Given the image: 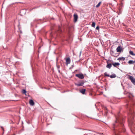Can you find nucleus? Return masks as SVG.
Returning <instances> with one entry per match:
<instances>
[{
  "mask_svg": "<svg viewBox=\"0 0 135 135\" xmlns=\"http://www.w3.org/2000/svg\"><path fill=\"white\" fill-rule=\"evenodd\" d=\"M58 70V72H59V73H60V70L59 69Z\"/></svg>",
  "mask_w": 135,
  "mask_h": 135,
  "instance_id": "obj_29",
  "label": "nucleus"
},
{
  "mask_svg": "<svg viewBox=\"0 0 135 135\" xmlns=\"http://www.w3.org/2000/svg\"><path fill=\"white\" fill-rule=\"evenodd\" d=\"M93 135L91 132L90 131H88L87 132V133L85 134L84 135Z\"/></svg>",
  "mask_w": 135,
  "mask_h": 135,
  "instance_id": "obj_12",
  "label": "nucleus"
},
{
  "mask_svg": "<svg viewBox=\"0 0 135 135\" xmlns=\"http://www.w3.org/2000/svg\"><path fill=\"white\" fill-rule=\"evenodd\" d=\"M116 119H117V118H116ZM118 119V121L119 122L120 124H121V125L122 126H123V124L122 123L120 122V121H119V119Z\"/></svg>",
  "mask_w": 135,
  "mask_h": 135,
  "instance_id": "obj_27",
  "label": "nucleus"
},
{
  "mask_svg": "<svg viewBox=\"0 0 135 135\" xmlns=\"http://www.w3.org/2000/svg\"><path fill=\"white\" fill-rule=\"evenodd\" d=\"M122 48L120 46H119L116 49V51L117 52H121L122 51Z\"/></svg>",
  "mask_w": 135,
  "mask_h": 135,
  "instance_id": "obj_7",
  "label": "nucleus"
},
{
  "mask_svg": "<svg viewBox=\"0 0 135 135\" xmlns=\"http://www.w3.org/2000/svg\"><path fill=\"white\" fill-rule=\"evenodd\" d=\"M104 75L105 76L109 77V74H108L106 72H105L104 74Z\"/></svg>",
  "mask_w": 135,
  "mask_h": 135,
  "instance_id": "obj_22",
  "label": "nucleus"
},
{
  "mask_svg": "<svg viewBox=\"0 0 135 135\" xmlns=\"http://www.w3.org/2000/svg\"><path fill=\"white\" fill-rule=\"evenodd\" d=\"M105 108L106 109V110H107V108H106V107H105Z\"/></svg>",
  "mask_w": 135,
  "mask_h": 135,
  "instance_id": "obj_30",
  "label": "nucleus"
},
{
  "mask_svg": "<svg viewBox=\"0 0 135 135\" xmlns=\"http://www.w3.org/2000/svg\"><path fill=\"white\" fill-rule=\"evenodd\" d=\"M128 78L131 80L133 84L135 85V79L132 76L130 75H128Z\"/></svg>",
  "mask_w": 135,
  "mask_h": 135,
  "instance_id": "obj_3",
  "label": "nucleus"
},
{
  "mask_svg": "<svg viewBox=\"0 0 135 135\" xmlns=\"http://www.w3.org/2000/svg\"><path fill=\"white\" fill-rule=\"evenodd\" d=\"M134 116V114L133 113H131V115H129L128 117V120L129 122V125L130 127L132 133H134L133 132V127L134 125L133 124V119Z\"/></svg>",
  "mask_w": 135,
  "mask_h": 135,
  "instance_id": "obj_1",
  "label": "nucleus"
},
{
  "mask_svg": "<svg viewBox=\"0 0 135 135\" xmlns=\"http://www.w3.org/2000/svg\"><path fill=\"white\" fill-rule=\"evenodd\" d=\"M118 123L117 120H116L114 123H113L112 125V128L114 130L117 127Z\"/></svg>",
  "mask_w": 135,
  "mask_h": 135,
  "instance_id": "obj_2",
  "label": "nucleus"
},
{
  "mask_svg": "<svg viewBox=\"0 0 135 135\" xmlns=\"http://www.w3.org/2000/svg\"><path fill=\"white\" fill-rule=\"evenodd\" d=\"M74 22H76L78 18V16L76 13L74 15Z\"/></svg>",
  "mask_w": 135,
  "mask_h": 135,
  "instance_id": "obj_5",
  "label": "nucleus"
},
{
  "mask_svg": "<svg viewBox=\"0 0 135 135\" xmlns=\"http://www.w3.org/2000/svg\"><path fill=\"white\" fill-rule=\"evenodd\" d=\"M66 65H68V64H69L70 63V59L69 57L67 58L66 60Z\"/></svg>",
  "mask_w": 135,
  "mask_h": 135,
  "instance_id": "obj_6",
  "label": "nucleus"
},
{
  "mask_svg": "<svg viewBox=\"0 0 135 135\" xmlns=\"http://www.w3.org/2000/svg\"><path fill=\"white\" fill-rule=\"evenodd\" d=\"M22 93L23 94H25L26 95V91L25 89H23L22 91Z\"/></svg>",
  "mask_w": 135,
  "mask_h": 135,
  "instance_id": "obj_21",
  "label": "nucleus"
},
{
  "mask_svg": "<svg viewBox=\"0 0 135 135\" xmlns=\"http://www.w3.org/2000/svg\"><path fill=\"white\" fill-rule=\"evenodd\" d=\"M112 64L114 67H116V66H118L120 65V63L119 62H115L112 63Z\"/></svg>",
  "mask_w": 135,
  "mask_h": 135,
  "instance_id": "obj_10",
  "label": "nucleus"
},
{
  "mask_svg": "<svg viewBox=\"0 0 135 135\" xmlns=\"http://www.w3.org/2000/svg\"><path fill=\"white\" fill-rule=\"evenodd\" d=\"M95 22H93L92 24V26L93 27H94L95 26Z\"/></svg>",
  "mask_w": 135,
  "mask_h": 135,
  "instance_id": "obj_23",
  "label": "nucleus"
},
{
  "mask_svg": "<svg viewBox=\"0 0 135 135\" xmlns=\"http://www.w3.org/2000/svg\"><path fill=\"white\" fill-rule=\"evenodd\" d=\"M56 66H57V68L58 69V70L59 69V68H60V66L59 65H56Z\"/></svg>",
  "mask_w": 135,
  "mask_h": 135,
  "instance_id": "obj_26",
  "label": "nucleus"
},
{
  "mask_svg": "<svg viewBox=\"0 0 135 135\" xmlns=\"http://www.w3.org/2000/svg\"><path fill=\"white\" fill-rule=\"evenodd\" d=\"M112 64L110 63L109 64L107 65L106 67L109 69H110L112 67Z\"/></svg>",
  "mask_w": 135,
  "mask_h": 135,
  "instance_id": "obj_18",
  "label": "nucleus"
},
{
  "mask_svg": "<svg viewBox=\"0 0 135 135\" xmlns=\"http://www.w3.org/2000/svg\"><path fill=\"white\" fill-rule=\"evenodd\" d=\"M111 78H113L116 77V75L115 74H113L111 75H109V76Z\"/></svg>",
  "mask_w": 135,
  "mask_h": 135,
  "instance_id": "obj_17",
  "label": "nucleus"
},
{
  "mask_svg": "<svg viewBox=\"0 0 135 135\" xmlns=\"http://www.w3.org/2000/svg\"><path fill=\"white\" fill-rule=\"evenodd\" d=\"M99 26H97L96 27V29L99 30Z\"/></svg>",
  "mask_w": 135,
  "mask_h": 135,
  "instance_id": "obj_25",
  "label": "nucleus"
},
{
  "mask_svg": "<svg viewBox=\"0 0 135 135\" xmlns=\"http://www.w3.org/2000/svg\"><path fill=\"white\" fill-rule=\"evenodd\" d=\"M101 3H102V2L101 1L97 5H96V6H95V7L96 8H98V7H99V6L100 5V4Z\"/></svg>",
  "mask_w": 135,
  "mask_h": 135,
  "instance_id": "obj_20",
  "label": "nucleus"
},
{
  "mask_svg": "<svg viewBox=\"0 0 135 135\" xmlns=\"http://www.w3.org/2000/svg\"><path fill=\"white\" fill-rule=\"evenodd\" d=\"M82 51H80V54H79V56H80L81 55V54Z\"/></svg>",
  "mask_w": 135,
  "mask_h": 135,
  "instance_id": "obj_28",
  "label": "nucleus"
},
{
  "mask_svg": "<svg viewBox=\"0 0 135 135\" xmlns=\"http://www.w3.org/2000/svg\"><path fill=\"white\" fill-rule=\"evenodd\" d=\"M1 128H3V127H2Z\"/></svg>",
  "mask_w": 135,
  "mask_h": 135,
  "instance_id": "obj_31",
  "label": "nucleus"
},
{
  "mask_svg": "<svg viewBox=\"0 0 135 135\" xmlns=\"http://www.w3.org/2000/svg\"><path fill=\"white\" fill-rule=\"evenodd\" d=\"M125 59V58L123 57H119L117 59L118 60H122L123 61Z\"/></svg>",
  "mask_w": 135,
  "mask_h": 135,
  "instance_id": "obj_16",
  "label": "nucleus"
},
{
  "mask_svg": "<svg viewBox=\"0 0 135 135\" xmlns=\"http://www.w3.org/2000/svg\"><path fill=\"white\" fill-rule=\"evenodd\" d=\"M112 55L115 57H117L118 56L117 54L113 52H112Z\"/></svg>",
  "mask_w": 135,
  "mask_h": 135,
  "instance_id": "obj_14",
  "label": "nucleus"
},
{
  "mask_svg": "<svg viewBox=\"0 0 135 135\" xmlns=\"http://www.w3.org/2000/svg\"><path fill=\"white\" fill-rule=\"evenodd\" d=\"M135 62V60L133 61L132 60H130L128 62V63L129 64H132Z\"/></svg>",
  "mask_w": 135,
  "mask_h": 135,
  "instance_id": "obj_13",
  "label": "nucleus"
},
{
  "mask_svg": "<svg viewBox=\"0 0 135 135\" xmlns=\"http://www.w3.org/2000/svg\"><path fill=\"white\" fill-rule=\"evenodd\" d=\"M129 53L131 55H132V56H135V54H134L133 53V51H131V50H130L129 51Z\"/></svg>",
  "mask_w": 135,
  "mask_h": 135,
  "instance_id": "obj_19",
  "label": "nucleus"
},
{
  "mask_svg": "<svg viewBox=\"0 0 135 135\" xmlns=\"http://www.w3.org/2000/svg\"><path fill=\"white\" fill-rule=\"evenodd\" d=\"M84 84V82L83 81L81 82L80 83L78 84H75V85L77 86H82Z\"/></svg>",
  "mask_w": 135,
  "mask_h": 135,
  "instance_id": "obj_8",
  "label": "nucleus"
},
{
  "mask_svg": "<svg viewBox=\"0 0 135 135\" xmlns=\"http://www.w3.org/2000/svg\"><path fill=\"white\" fill-rule=\"evenodd\" d=\"M75 76L81 79H83L84 78V76L83 74H76Z\"/></svg>",
  "mask_w": 135,
  "mask_h": 135,
  "instance_id": "obj_4",
  "label": "nucleus"
},
{
  "mask_svg": "<svg viewBox=\"0 0 135 135\" xmlns=\"http://www.w3.org/2000/svg\"><path fill=\"white\" fill-rule=\"evenodd\" d=\"M58 32L59 33H61L62 32V30H61L60 27H59Z\"/></svg>",
  "mask_w": 135,
  "mask_h": 135,
  "instance_id": "obj_24",
  "label": "nucleus"
},
{
  "mask_svg": "<svg viewBox=\"0 0 135 135\" xmlns=\"http://www.w3.org/2000/svg\"><path fill=\"white\" fill-rule=\"evenodd\" d=\"M86 91L85 89H83L80 90V92L81 93L83 94H85V92Z\"/></svg>",
  "mask_w": 135,
  "mask_h": 135,
  "instance_id": "obj_11",
  "label": "nucleus"
},
{
  "mask_svg": "<svg viewBox=\"0 0 135 135\" xmlns=\"http://www.w3.org/2000/svg\"><path fill=\"white\" fill-rule=\"evenodd\" d=\"M112 55L115 57H117L118 56L117 54L113 52H112Z\"/></svg>",
  "mask_w": 135,
  "mask_h": 135,
  "instance_id": "obj_15",
  "label": "nucleus"
},
{
  "mask_svg": "<svg viewBox=\"0 0 135 135\" xmlns=\"http://www.w3.org/2000/svg\"><path fill=\"white\" fill-rule=\"evenodd\" d=\"M29 103L30 105L31 106H33L35 104L34 102L32 99L30 100L29 101Z\"/></svg>",
  "mask_w": 135,
  "mask_h": 135,
  "instance_id": "obj_9",
  "label": "nucleus"
}]
</instances>
